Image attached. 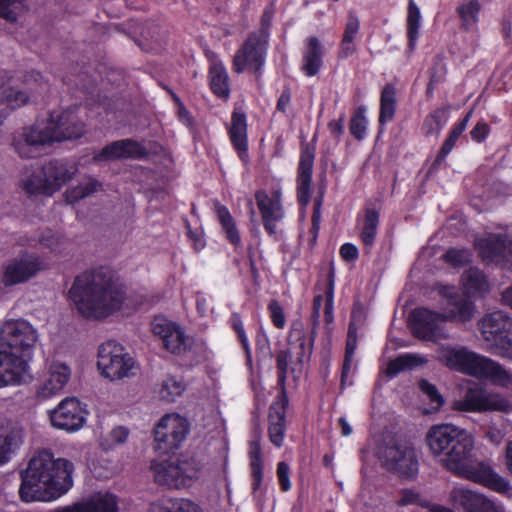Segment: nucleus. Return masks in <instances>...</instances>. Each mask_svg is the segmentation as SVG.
<instances>
[{
  "label": "nucleus",
  "instance_id": "1",
  "mask_svg": "<svg viewBox=\"0 0 512 512\" xmlns=\"http://www.w3.org/2000/svg\"><path fill=\"white\" fill-rule=\"evenodd\" d=\"M68 294L84 318L100 320L122 308L126 287L114 269L99 266L77 275Z\"/></svg>",
  "mask_w": 512,
  "mask_h": 512
},
{
  "label": "nucleus",
  "instance_id": "2",
  "mask_svg": "<svg viewBox=\"0 0 512 512\" xmlns=\"http://www.w3.org/2000/svg\"><path fill=\"white\" fill-rule=\"evenodd\" d=\"M74 464L65 458H55L49 450L43 449L34 455L21 474L19 495L24 502L42 499H57L73 486Z\"/></svg>",
  "mask_w": 512,
  "mask_h": 512
},
{
  "label": "nucleus",
  "instance_id": "3",
  "mask_svg": "<svg viewBox=\"0 0 512 512\" xmlns=\"http://www.w3.org/2000/svg\"><path fill=\"white\" fill-rule=\"evenodd\" d=\"M86 131L85 123L70 109L49 114L48 124L43 129L35 126L26 127L22 141L15 143V150L21 158H37L41 150L55 142L77 140Z\"/></svg>",
  "mask_w": 512,
  "mask_h": 512
},
{
  "label": "nucleus",
  "instance_id": "4",
  "mask_svg": "<svg viewBox=\"0 0 512 512\" xmlns=\"http://www.w3.org/2000/svg\"><path fill=\"white\" fill-rule=\"evenodd\" d=\"M315 327L306 328L301 320H294L287 336V349L276 354L277 386L286 387L289 364L293 363L291 372H301L304 365L311 360L317 337Z\"/></svg>",
  "mask_w": 512,
  "mask_h": 512
},
{
  "label": "nucleus",
  "instance_id": "5",
  "mask_svg": "<svg viewBox=\"0 0 512 512\" xmlns=\"http://www.w3.org/2000/svg\"><path fill=\"white\" fill-rule=\"evenodd\" d=\"M439 359L445 366L455 371L477 378H486L501 386L512 384V373L500 363L469 351L465 347H445L441 350Z\"/></svg>",
  "mask_w": 512,
  "mask_h": 512
},
{
  "label": "nucleus",
  "instance_id": "6",
  "mask_svg": "<svg viewBox=\"0 0 512 512\" xmlns=\"http://www.w3.org/2000/svg\"><path fill=\"white\" fill-rule=\"evenodd\" d=\"M426 443L433 455H444L442 464L450 472L453 462L460 464L474 448V439L466 429L448 423L431 426Z\"/></svg>",
  "mask_w": 512,
  "mask_h": 512
},
{
  "label": "nucleus",
  "instance_id": "7",
  "mask_svg": "<svg viewBox=\"0 0 512 512\" xmlns=\"http://www.w3.org/2000/svg\"><path fill=\"white\" fill-rule=\"evenodd\" d=\"M37 331L26 320L10 319L0 327V347L2 352L18 360V365L29 369V363L33 359Z\"/></svg>",
  "mask_w": 512,
  "mask_h": 512
},
{
  "label": "nucleus",
  "instance_id": "8",
  "mask_svg": "<svg viewBox=\"0 0 512 512\" xmlns=\"http://www.w3.org/2000/svg\"><path fill=\"white\" fill-rule=\"evenodd\" d=\"M200 469L199 463L193 458H177L175 461L171 459L153 460L151 462L155 482L169 488L178 489L190 486L193 480L198 478Z\"/></svg>",
  "mask_w": 512,
  "mask_h": 512
},
{
  "label": "nucleus",
  "instance_id": "9",
  "mask_svg": "<svg viewBox=\"0 0 512 512\" xmlns=\"http://www.w3.org/2000/svg\"><path fill=\"white\" fill-rule=\"evenodd\" d=\"M479 330L496 354L512 359V318L502 311H494L482 317Z\"/></svg>",
  "mask_w": 512,
  "mask_h": 512
},
{
  "label": "nucleus",
  "instance_id": "10",
  "mask_svg": "<svg viewBox=\"0 0 512 512\" xmlns=\"http://www.w3.org/2000/svg\"><path fill=\"white\" fill-rule=\"evenodd\" d=\"M378 458L384 469L401 479L413 480L419 472V462L414 447L408 443H390L381 448Z\"/></svg>",
  "mask_w": 512,
  "mask_h": 512
},
{
  "label": "nucleus",
  "instance_id": "11",
  "mask_svg": "<svg viewBox=\"0 0 512 512\" xmlns=\"http://www.w3.org/2000/svg\"><path fill=\"white\" fill-rule=\"evenodd\" d=\"M454 475L480 484L497 493H506L510 489L509 482L494 471L492 466L485 461H477L472 458V453L465 456V460L456 465L453 462Z\"/></svg>",
  "mask_w": 512,
  "mask_h": 512
},
{
  "label": "nucleus",
  "instance_id": "12",
  "mask_svg": "<svg viewBox=\"0 0 512 512\" xmlns=\"http://www.w3.org/2000/svg\"><path fill=\"white\" fill-rule=\"evenodd\" d=\"M190 431L188 420L177 414H166L154 429L155 449L161 454L178 450Z\"/></svg>",
  "mask_w": 512,
  "mask_h": 512
},
{
  "label": "nucleus",
  "instance_id": "13",
  "mask_svg": "<svg viewBox=\"0 0 512 512\" xmlns=\"http://www.w3.org/2000/svg\"><path fill=\"white\" fill-rule=\"evenodd\" d=\"M450 500L459 512H505L504 508L489 499L484 494L466 488H456L450 493ZM423 507L429 512H454L451 508L441 504L426 502Z\"/></svg>",
  "mask_w": 512,
  "mask_h": 512
},
{
  "label": "nucleus",
  "instance_id": "14",
  "mask_svg": "<svg viewBox=\"0 0 512 512\" xmlns=\"http://www.w3.org/2000/svg\"><path fill=\"white\" fill-rule=\"evenodd\" d=\"M151 331L162 342V347L175 356L190 352L195 344L194 337L187 335L175 321L164 316H155L151 322Z\"/></svg>",
  "mask_w": 512,
  "mask_h": 512
},
{
  "label": "nucleus",
  "instance_id": "15",
  "mask_svg": "<svg viewBox=\"0 0 512 512\" xmlns=\"http://www.w3.org/2000/svg\"><path fill=\"white\" fill-rule=\"evenodd\" d=\"M268 47L269 41L267 39L249 33L233 57V71L240 74L248 70L256 76H261Z\"/></svg>",
  "mask_w": 512,
  "mask_h": 512
},
{
  "label": "nucleus",
  "instance_id": "16",
  "mask_svg": "<svg viewBox=\"0 0 512 512\" xmlns=\"http://www.w3.org/2000/svg\"><path fill=\"white\" fill-rule=\"evenodd\" d=\"M133 365V358L116 341L110 340L99 346L97 367L105 378L121 379L128 375Z\"/></svg>",
  "mask_w": 512,
  "mask_h": 512
},
{
  "label": "nucleus",
  "instance_id": "17",
  "mask_svg": "<svg viewBox=\"0 0 512 512\" xmlns=\"http://www.w3.org/2000/svg\"><path fill=\"white\" fill-rule=\"evenodd\" d=\"M474 248L481 261L512 271V241L503 234H490L475 240Z\"/></svg>",
  "mask_w": 512,
  "mask_h": 512
},
{
  "label": "nucleus",
  "instance_id": "18",
  "mask_svg": "<svg viewBox=\"0 0 512 512\" xmlns=\"http://www.w3.org/2000/svg\"><path fill=\"white\" fill-rule=\"evenodd\" d=\"M445 322L444 313L417 307L409 314L408 326L417 339L434 342L446 337L442 326Z\"/></svg>",
  "mask_w": 512,
  "mask_h": 512
},
{
  "label": "nucleus",
  "instance_id": "19",
  "mask_svg": "<svg viewBox=\"0 0 512 512\" xmlns=\"http://www.w3.org/2000/svg\"><path fill=\"white\" fill-rule=\"evenodd\" d=\"M455 410L464 412H511L512 402L497 393H488L482 389L469 388L462 400L453 405Z\"/></svg>",
  "mask_w": 512,
  "mask_h": 512
},
{
  "label": "nucleus",
  "instance_id": "20",
  "mask_svg": "<svg viewBox=\"0 0 512 512\" xmlns=\"http://www.w3.org/2000/svg\"><path fill=\"white\" fill-rule=\"evenodd\" d=\"M87 414L78 398L66 397L49 411V419L54 428L75 432L84 426Z\"/></svg>",
  "mask_w": 512,
  "mask_h": 512
},
{
  "label": "nucleus",
  "instance_id": "21",
  "mask_svg": "<svg viewBox=\"0 0 512 512\" xmlns=\"http://www.w3.org/2000/svg\"><path fill=\"white\" fill-rule=\"evenodd\" d=\"M438 293L446 300L444 313L446 321L466 323L472 320L475 304L469 295L450 285L441 286Z\"/></svg>",
  "mask_w": 512,
  "mask_h": 512
},
{
  "label": "nucleus",
  "instance_id": "22",
  "mask_svg": "<svg viewBox=\"0 0 512 512\" xmlns=\"http://www.w3.org/2000/svg\"><path fill=\"white\" fill-rule=\"evenodd\" d=\"M255 200L266 233L271 237H276L277 223L285 215L280 193L275 191L269 195L265 190H258L255 193Z\"/></svg>",
  "mask_w": 512,
  "mask_h": 512
},
{
  "label": "nucleus",
  "instance_id": "23",
  "mask_svg": "<svg viewBox=\"0 0 512 512\" xmlns=\"http://www.w3.org/2000/svg\"><path fill=\"white\" fill-rule=\"evenodd\" d=\"M148 156L147 148L134 139H121L105 145L93 157L95 162L144 159Z\"/></svg>",
  "mask_w": 512,
  "mask_h": 512
},
{
  "label": "nucleus",
  "instance_id": "24",
  "mask_svg": "<svg viewBox=\"0 0 512 512\" xmlns=\"http://www.w3.org/2000/svg\"><path fill=\"white\" fill-rule=\"evenodd\" d=\"M44 269L43 261L35 255L15 258L5 267L2 282L5 286L24 283Z\"/></svg>",
  "mask_w": 512,
  "mask_h": 512
},
{
  "label": "nucleus",
  "instance_id": "25",
  "mask_svg": "<svg viewBox=\"0 0 512 512\" xmlns=\"http://www.w3.org/2000/svg\"><path fill=\"white\" fill-rule=\"evenodd\" d=\"M277 387L279 388V394L272 402L269 411L268 435L273 445L281 447L286 431V411L289 405V399L286 387Z\"/></svg>",
  "mask_w": 512,
  "mask_h": 512
},
{
  "label": "nucleus",
  "instance_id": "26",
  "mask_svg": "<svg viewBox=\"0 0 512 512\" xmlns=\"http://www.w3.org/2000/svg\"><path fill=\"white\" fill-rule=\"evenodd\" d=\"M70 376L71 370L68 365L58 362L52 363L48 373L36 387V399L38 401H46L58 395L68 383Z\"/></svg>",
  "mask_w": 512,
  "mask_h": 512
},
{
  "label": "nucleus",
  "instance_id": "27",
  "mask_svg": "<svg viewBox=\"0 0 512 512\" xmlns=\"http://www.w3.org/2000/svg\"><path fill=\"white\" fill-rule=\"evenodd\" d=\"M315 146L305 144L301 146L300 158L297 168V199L300 205H307L311 198V182L315 159Z\"/></svg>",
  "mask_w": 512,
  "mask_h": 512
},
{
  "label": "nucleus",
  "instance_id": "28",
  "mask_svg": "<svg viewBox=\"0 0 512 512\" xmlns=\"http://www.w3.org/2000/svg\"><path fill=\"white\" fill-rule=\"evenodd\" d=\"M52 512H118V498L111 492H98L83 501L60 506Z\"/></svg>",
  "mask_w": 512,
  "mask_h": 512
},
{
  "label": "nucleus",
  "instance_id": "29",
  "mask_svg": "<svg viewBox=\"0 0 512 512\" xmlns=\"http://www.w3.org/2000/svg\"><path fill=\"white\" fill-rule=\"evenodd\" d=\"M325 53V47L317 36H309L304 40L300 70L306 77H314L320 72Z\"/></svg>",
  "mask_w": 512,
  "mask_h": 512
},
{
  "label": "nucleus",
  "instance_id": "30",
  "mask_svg": "<svg viewBox=\"0 0 512 512\" xmlns=\"http://www.w3.org/2000/svg\"><path fill=\"white\" fill-rule=\"evenodd\" d=\"M248 125L247 116L244 112L234 110L231 115V125L228 128V136L231 145L239 159L247 162L248 155Z\"/></svg>",
  "mask_w": 512,
  "mask_h": 512
},
{
  "label": "nucleus",
  "instance_id": "31",
  "mask_svg": "<svg viewBox=\"0 0 512 512\" xmlns=\"http://www.w3.org/2000/svg\"><path fill=\"white\" fill-rule=\"evenodd\" d=\"M397 107L398 90L395 84L386 83L379 99L378 136L384 133L386 125L394 119Z\"/></svg>",
  "mask_w": 512,
  "mask_h": 512
},
{
  "label": "nucleus",
  "instance_id": "32",
  "mask_svg": "<svg viewBox=\"0 0 512 512\" xmlns=\"http://www.w3.org/2000/svg\"><path fill=\"white\" fill-rule=\"evenodd\" d=\"M357 222L361 223L359 238L366 252H369L377 239L380 211L370 204H367L363 209V216L360 217V215H358Z\"/></svg>",
  "mask_w": 512,
  "mask_h": 512
},
{
  "label": "nucleus",
  "instance_id": "33",
  "mask_svg": "<svg viewBox=\"0 0 512 512\" xmlns=\"http://www.w3.org/2000/svg\"><path fill=\"white\" fill-rule=\"evenodd\" d=\"M42 174L46 176L55 192L59 191L74 175L76 169L69 168L64 160L52 159L42 166Z\"/></svg>",
  "mask_w": 512,
  "mask_h": 512
},
{
  "label": "nucleus",
  "instance_id": "34",
  "mask_svg": "<svg viewBox=\"0 0 512 512\" xmlns=\"http://www.w3.org/2000/svg\"><path fill=\"white\" fill-rule=\"evenodd\" d=\"M28 371L25 366L18 365V360L0 351V388L20 384Z\"/></svg>",
  "mask_w": 512,
  "mask_h": 512
},
{
  "label": "nucleus",
  "instance_id": "35",
  "mask_svg": "<svg viewBox=\"0 0 512 512\" xmlns=\"http://www.w3.org/2000/svg\"><path fill=\"white\" fill-rule=\"evenodd\" d=\"M473 110H469L461 119L455 122L445 141L443 142L440 150L438 151L436 158L433 162V167H438L442 164V162L446 159V157L450 154V152L455 147L459 137L466 130L467 125L472 117Z\"/></svg>",
  "mask_w": 512,
  "mask_h": 512
},
{
  "label": "nucleus",
  "instance_id": "36",
  "mask_svg": "<svg viewBox=\"0 0 512 512\" xmlns=\"http://www.w3.org/2000/svg\"><path fill=\"white\" fill-rule=\"evenodd\" d=\"M22 430L14 426H0V466L7 463L11 454L22 443Z\"/></svg>",
  "mask_w": 512,
  "mask_h": 512
},
{
  "label": "nucleus",
  "instance_id": "37",
  "mask_svg": "<svg viewBox=\"0 0 512 512\" xmlns=\"http://www.w3.org/2000/svg\"><path fill=\"white\" fill-rule=\"evenodd\" d=\"M210 89L220 99L230 97L229 76L222 62H214L208 72Z\"/></svg>",
  "mask_w": 512,
  "mask_h": 512
},
{
  "label": "nucleus",
  "instance_id": "38",
  "mask_svg": "<svg viewBox=\"0 0 512 512\" xmlns=\"http://www.w3.org/2000/svg\"><path fill=\"white\" fill-rule=\"evenodd\" d=\"M462 286L467 295H481L489 291L486 274L478 267H470L462 275Z\"/></svg>",
  "mask_w": 512,
  "mask_h": 512
},
{
  "label": "nucleus",
  "instance_id": "39",
  "mask_svg": "<svg viewBox=\"0 0 512 512\" xmlns=\"http://www.w3.org/2000/svg\"><path fill=\"white\" fill-rule=\"evenodd\" d=\"M249 459L251 471V485L253 492L260 489L264 477L262 449L259 440L249 443Z\"/></svg>",
  "mask_w": 512,
  "mask_h": 512
},
{
  "label": "nucleus",
  "instance_id": "40",
  "mask_svg": "<svg viewBox=\"0 0 512 512\" xmlns=\"http://www.w3.org/2000/svg\"><path fill=\"white\" fill-rule=\"evenodd\" d=\"M407 51L412 53L416 49L420 35L421 13L414 0H409L407 8Z\"/></svg>",
  "mask_w": 512,
  "mask_h": 512
},
{
  "label": "nucleus",
  "instance_id": "41",
  "mask_svg": "<svg viewBox=\"0 0 512 512\" xmlns=\"http://www.w3.org/2000/svg\"><path fill=\"white\" fill-rule=\"evenodd\" d=\"M426 360L417 355L412 353H406L399 355L398 357L390 360L387 363V367L385 370V374L389 378H394L397 376L400 372L413 369L415 367H418L422 364H424Z\"/></svg>",
  "mask_w": 512,
  "mask_h": 512
},
{
  "label": "nucleus",
  "instance_id": "42",
  "mask_svg": "<svg viewBox=\"0 0 512 512\" xmlns=\"http://www.w3.org/2000/svg\"><path fill=\"white\" fill-rule=\"evenodd\" d=\"M448 122V111L444 107L432 110L423 120L421 131L424 136H438Z\"/></svg>",
  "mask_w": 512,
  "mask_h": 512
},
{
  "label": "nucleus",
  "instance_id": "43",
  "mask_svg": "<svg viewBox=\"0 0 512 512\" xmlns=\"http://www.w3.org/2000/svg\"><path fill=\"white\" fill-rule=\"evenodd\" d=\"M216 214L218 221L225 233L226 239L234 246H239L241 237L236 222L229 209L225 205H216Z\"/></svg>",
  "mask_w": 512,
  "mask_h": 512
},
{
  "label": "nucleus",
  "instance_id": "44",
  "mask_svg": "<svg viewBox=\"0 0 512 512\" xmlns=\"http://www.w3.org/2000/svg\"><path fill=\"white\" fill-rule=\"evenodd\" d=\"M216 214L218 221L225 233L226 239L234 246H239L241 237L236 222L229 209L225 205H216Z\"/></svg>",
  "mask_w": 512,
  "mask_h": 512
},
{
  "label": "nucleus",
  "instance_id": "45",
  "mask_svg": "<svg viewBox=\"0 0 512 512\" xmlns=\"http://www.w3.org/2000/svg\"><path fill=\"white\" fill-rule=\"evenodd\" d=\"M216 214L218 221L225 233L226 239L234 246H239L241 237L236 222L229 209L225 205H216Z\"/></svg>",
  "mask_w": 512,
  "mask_h": 512
},
{
  "label": "nucleus",
  "instance_id": "46",
  "mask_svg": "<svg viewBox=\"0 0 512 512\" xmlns=\"http://www.w3.org/2000/svg\"><path fill=\"white\" fill-rule=\"evenodd\" d=\"M28 99L29 97L24 91L14 89L5 91L4 97L0 99V125L12 111L25 105Z\"/></svg>",
  "mask_w": 512,
  "mask_h": 512
},
{
  "label": "nucleus",
  "instance_id": "47",
  "mask_svg": "<svg viewBox=\"0 0 512 512\" xmlns=\"http://www.w3.org/2000/svg\"><path fill=\"white\" fill-rule=\"evenodd\" d=\"M22 189L29 196H52L54 191L50 185V182L42 174V171L39 174H32L27 179L22 181Z\"/></svg>",
  "mask_w": 512,
  "mask_h": 512
},
{
  "label": "nucleus",
  "instance_id": "48",
  "mask_svg": "<svg viewBox=\"0 0 512 512\" xmlns=\"http://www.w3.org/2000/svg\"><path fill=\"white\" fill-rule=\"evenodd\" d=\"M481 11V4L478 0H468L456 9V12L461 20V26L465 30H470L479 21V14Z\"/></svg>",
  "mask_w": 512,
  "mask_h": 512
},
{
  "label": "nucleus",
  "instance_id": "49",
  "mask_svg": "<svg viewBox=\"0 0 512 512\" xmlns=\"http://www.w3.org/2000/svg\"><path fill=\"white\" fill-rule=\"evenodd\" d=\"M369 121L366 117V107H356L349 120V132L357 141H363L367 136Z\"/></svg>",
  "mask_w": 512,
  "mask_h": 512
},
{
  "label": "nucleus",
  "instance_id": "50",
  "mask_svg": "<svg viewBox=\"0 0 512 512\" xmlns=\"http://www.w3.org/2000/svg\"><path fill=\"white\" fill-rule=\"evenodd\" d=\"M419 389L428 400L429 408L425 409V414H433L438 412L445 404L443 395L438 391L437 387L426 379H421L418 383Z\"/></svg>",
  "mask_w": 512,
  "mask_h": 512
},
{
  "label": "nucleus",
  "instance_id": "51",
  "mask_svg": "<svg viewBox=\"0 0 512 512\" xmlns=\"http://www.w3.org/2000/svg\"><path fill=\"white\" fill-rule=\"evenodd\" d=\"M334 290H335V266L334 262L331 261L328 266L326 279L323 287L325 296V307H324V318L326 323L333 321V302H334Z\"/></svg>",
  "mask_w": 512,
  "mask_h": 512
},
{
  "label": "nucleus",
  "instance_id": "52",
  "mask_svg": "<svg viewBox=\"0 0 512 512\" xmlns=\"http://www.w3.org/2000/svg\"><path fill=\"white\" fill-rule=\"evenodd\" d=\"M185 383L182 378L168 376L161 384L159 395L162 400L174 402L185 391Z\"/></svg>",
  "mask_w": 512,
  "mask_h": 512
},
{
  "label": "nucleus",
  "instance_id": "53",
  "mask_svg": "<svg viewBox=\"0 0 512 512\" xmlns=\"http://www.w3.org/2000/svg\"><path fill=\"white\" fill-rule=\"evenodd\" d=\"M229 323L232 330L236 333L237 339L240 342L242 349L245 353L246 364L248 366H252L251 347L240 314L232 313L229 319Z\"/></svg>",
  "mask_w": 512,
  "mask_h": 512
},
{
  "label": "nucleus",
  "instance_id": "54",
  "mask_svg": "<svg viewBox=\"0 0 512 512\" xmlns=\"http://www.w3.org/2000/svg\"><path fill=\"white\" fill-rule=\"evenodd\" d=\"M26 10V0H0V18L9 23H16Z\"/></svg>",
  "mask_w": 512,
  "mask_h": 512
},
{
  "label": "nucleus",
  "instance_id": "55",
  "mask_svg": "<svg viewBox=\"0 0 512 512\" xmlns=\"http://www.w3.org/2000/svg\"><path fill=\"white\" fill-rule=\"evenodd\" d=\"M443 259L454 268H462L472 261V253L468 248H450L443 255Z\"/></svg>",
  "mask_w": 512,
  "mask_h": 512
},
{
  "label": "nucleus",
  "instance_id": "56",
  "mask_svg": "<svg viewBox=\"0 0 512 512\" xmlns=\"http://www.w3.org/2000/svg\"><path fill=\"white\" fill-rule=\"evenodd\" d=\"M173 103L175 105V115L180 123L187 128L194 127V117L189 110L185 107L183 101L177 94H173Z\"/></svg>",
  "mask_w": 512,
  "mask_h": 512
},
{
  "label": "nucleus",
  "instance_id": "57",
  "mask_svg": "<svg viewBox=\"0 0 512 512\" xmlns=\"http://www.w3.org/2000/svg\"><path fill=\"white\" fill-rule=\"evenodd\" d=\"M163 512H201L200 507L187 499L171 500L169 505L162 507Z\"/></svg>",
  "mask_w": 512,
  "mask_h": 512
},
{
  "label": "nucleus",
  "instance_id": "58",
  "mask_svg": "<svg viewBox=\"0 0 512 512\" xmlns=\"http://www.w3.org/2000/svg\"><path fill=\"white\" fill-rule=\"evenodd\" d=\"M268 312L274 327L277 329H283L286 325V317L283 307L276 299H273L269 302Z\"/></svg>",
  "mask_w": 512,
  "mask_h": 512
},
{
  "label": "nucleus",
  "instance_id": "59",
  "mask_svg": "<svg viewBox=\"0 0 512 512\" xmlns=\"http://www.w3.org/2000/svg\"><path fill=\"white\" fill-rule=\"evenodd\" d=\"M291 469L288 463L280 461L277 464L276 475L279 483V488L282 492H288L292 488L290 481Z\"/></svg>",
  "mask_w": 512,
  "mask_h": 512
},
{
  "label": "nucleus",
  "instance_id": "60",
  "mask_svg": "<svg viewBox=\"0 0 512 512\" xmlns=\"http://www.w3.org/2000/svg\"><path fill=\"white\" fill-rule=\"evenodd\" d=\"M129 433V429L126 428L125 426H116L109 433V439L111 440L112 444L102 442L101 446L103 447L104 450H110L113 448V445L123 444L127 441Z\"/></svg>",
  "mask_w": 512,
  "mask_h": 512
},
{
  "label": "nucleus",
  "instance_id": "61",
  "mask_svg": "<svg viewBox=\"0 0 512 512\" xmlns=\"http://www.w3.org/2000/svg\"><path fill=\"white\" fill-rule=\"evenodd\" d=\"M273 16H274L273 9L271 7H266L261 15V18H260L259 30L251 32V34H256L260 38L267 39V41H269L270 28H271Z\"/></svg>",
  "mask_w": 512,
  "mask_h": 512
},
{
  "label": "nucleus",
  "instance_id": "62",
  "mask_svg": "<svg viewBox=\"0 0 512 512\" xmlns=\"http://www.w3.org/2000/svg\"><path fill=\"white\" fill-rule=\"evenodd\" d=\"M360 30V21L356 14L349 13L344 27L342 39L346 42L355 41Z\"/></svg>",
  "mask_w": 512,
  "mask_h": 512
},
{
  "label": "nucleus",
  "instance_id": "63",
  "mask_svg": "<svg viewBox=\"0 0 512 512\" xmlns=\"http://www.w3.org/2000/svg\"><path fill=\"white\" fill-rule=\"evenodd\" d=\"M292 102V89L290 84H285L277 99L276 111L286 114Z\"/></svg>",
  "mask_w": 512,
  "mask_h": 512
},
{
  "label": "nucleus",
  "instance_id": "64",
  "mask_svg": "<svg viewBox=\"0 0 512 512\" xmlns=\"http://www.w3.org/2000/svg\"><path fill=\"white\" fill-rule=\"evenodd\" d=\"M490 134V126L484 121H479L470 131L471 139L476 143H483Z\"/></svg>",
  "mask_w": 512,
  "mask_h": 512
}]
</instances>
